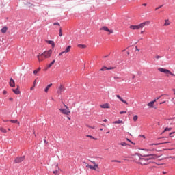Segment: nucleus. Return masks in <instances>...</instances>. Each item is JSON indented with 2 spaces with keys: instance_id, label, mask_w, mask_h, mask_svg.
<instances>
[{
  "instance_id": "nucleus-20",
  "label": "nucleus",
  "mask_w": 175,
  "mask_h": 175,
  "mask_svg": "<svg viewBox=\"0 0 175 175\" xmlns=\"http://www.w3.org/2000/svg\"><path fill=\"white\" fill-rule=\"evenodd\" d=\"M8 31V27H3L2 29H1V32L2 33H6V32Z\"/></svg>"
},
{
  "instance_id": "nucleus-42",
  "label": "nucleus",
  "mask_w": 175,
  "mask_h": 175,
  "mask_svg": "<svg viewBox=\"0 0 175 175\" xmlns=\"http://www.w3.org/2000/svg\"><path fill=\"white\" fill-rule=\"evenodd\" d=\"M155 58H156V59H159V58H161V57L159 55H156Z\"/></svg>"
},
{
  "instance_id": "nucleus-32",
  "label": "nucleus",
  "mask_w": 175,
  "mask_h": 175,
  "mask_svg": "<svg viewBox=\"0 0 175 175\" xmlns=\"http://www.w3.org/2000/svg\"><path fill=\"white\" fill-rule=\"evenodd\" d=\"M113 124H123V122L122 120H118V121L113 122Z\"/></svg>"
},
{
  "instance_id": "nucleus-59",
  "label": "nucleus",
  "mask_w": 175,
  "mask_h": 175,
  "mask_svg": "<svg viewBox=\"0 0 175 175\" xmlns=\"http://www.w3.org/2000/svg\"><path fill=\"white\" fill-rule=\"evenodd\" d=\"M163 174H166V172H163Z\"/></svg>"
},
{
  "instance_id": "nucleus-61",
  "label": "nucleus",
  "mask_w": 175,
  "mask_h": 175,
  "mask_svg": "<svg viewBox=\"0 0 175 175\" xmlns=\"http://www.w3.org/2000/svg\"><path fill=\"white\" fill-rule=\"evenodd\" d=\"M68 120H70V118L68 117Z\"/></svg>"
},
{
  "instance_id": "nucleus-25",
  "label": "nucleus",
  "mask_w": 175,
  "mask_h": 175,
  "mask_svg": "<svg viewBox=\"0 0 175 175\" xmlns=\"http://www.w3.org/2000/svg\"><path fill=\"white\" fill-rule=\"evenodd\" d=\"M169 131H172V128L171 127H167L164 129V131H163L162 133H165V132H168Z\"/></svg>"
},
{
  "instance_id": "nucleus-38",
  "label": "nucleus",
  "mask_w": 175,
  "mask_h": 175,
  "mask_svg": "<svg viewBox=\"0 0 175 175\" xmlns=\"http://www.w3.org/2000/svg\"><path fill=\"white\" fill-rule=\"evenodd\" d=\"M59 36H62V28H59Z\"/></svg>"
},
{
  "instance_id": "nucleus-34",
  "label": "nucleus",
  "mask_w": 175,
  "mask_h": 175,
  "mask_svg": "<svg viewBox=\"0 0 175 175\" xmlns=\"http://www.w3.org/2000/svg\"><path fill=\"white\" fill-rule=\"evenodd\" d=\"M53 174L59 175V170L53 171Z\"/></svg>"
},
{
  "instance_id": "nucleus-50",
  "label": "nucleus",
  "mask_w": 175,
  "mask_h": 175,
  "mask_svg": "<svg viewBox=\"0 0 175 175\" xmlns=\"http://www.w3.org/2000/svg\"><path fill=\"white\" fill-rule=\"evenodd\" d=\"M142 6H147V3L142 4Z\"/></svg>"
},
{
  "instance_id": "nucleus-35",
  "label": "nucleus",
  "mask_w": 175,
  "mask_h": 175,
  "mask_svg": "<svg viewBox=\"0 0 175 175\" xmlns=\"http://www.w3.org/2000/svg\"><path fill=\"white\" fill-rule=\"evenodd\" d=\"M111 162H116L117 163H121V161H118V160H111Z\"/></svg>"
},
{
  "instance_id": "nucleus-12",
  "label": "nucleus",
  "mask_w": 175,
  "mask_h": 175,
  "mask_svg": "<svg viewBox=\"0 0 175 175\" xmlns=\"http://www.w3.org/2000/svg\"><path fill=\"white\" fill-rule=\"evenodd\" d=\"M116 98H118V99H120V100L121 102H122L123 103H125V105H128V102H126L125 100H124L121 96L116 95Z\"/></svg>"
},
{
  "instance_id": "nucleus-10",
  "label": "nucleus",
  "mask_w": 175,
  "mask_h": 175,
  "mask_svg": "<svg viewBox=\"0 0 175 175\" xmlns=\"http://www.w3.org/2000/svg\"><path fill=\"white\" fill-rule=\"evenodd\" d=\"M12 90L14 94H16V95H20V94H21V92H20V86L18 85L17 86L16 89H12Z\"/></svg>"
},
{
  "instance_id": "nucleus-1",
  "label": "nucleus",
  "mask_w": 175,
  "mask_h": 175,
  "mask_svg": "<svg viewBox=\"0 0 175 175\" xmlns=\"http://www.w3.org/2000/svg\"><path fill=\"white\" fill-rule=\"evenodd\" d=\"M53 54V49H49L44 51L42 53L38 55L37 57L39 62H42V61H44V59H47L51 58Z\"/></svg>"
},
{
  "instance_id": "nucleus-45",
  "label": "nucleus",
  "mask_w": 175,
  "mask_h": 175,
  "mask_svg": "<svg viewBox=\"0 0 175 175\" xmlns=\"http://www.w3.org/2000/svg\"><path fill=\"white\" fill-rule=\"evenodd\" d=\"M3 95H6L8 94V92L6 90L3 91Z\"/></svg>"
},
{
  "instance_id": "nucleus-13",
  "label": "nucleus",
  "mask_w": 175,
  "mask_h": 175,
  "mask_svg": "<svg viewBox=\"0 0 175 175\" xmlns=\"http://www.w3.org/2000/svg\"><path fill=\"white\" fill-rule=\"evenodd\" d=\"M167 143H171V142L170 141H166V142H161V143L151 144H150V146H160V144H166Z\"/></svg>"
},
{
  "instance_id": "nucleus-39",
  "label": "nucleus",
  "mask_w": 175,
  "mask_h": 175,
  "mask_svg": "<svg viewBox=\"0 0 175 175\" xmlns=\"http://www.w3.org/2000/svg\"><path fill=\"white\" fill-rule=\"evenodd\" d=\"M175 132H172L170 133V137H173V135H174Z\"/></svg>"
},
{
  "instance_id": "nucleus-5",
  "label": "nucleus",
  "mask_w": 175,
  "mask_h": 175,
  "mask_svg": "<svg viewBox=\"0 0 175 175\" xmlns=\"http://www.w3.org/2000/svg\"><path fill=\"white\" fill-rule=\"evenodd\" d=\"M159 72H161V73H165L167 75V76L171 75V76H175L174 73H172V72L166 68H158Z\"/></svg>"
},
{
  "instance_id": "nucleus-64",
  "label": "nucleus",
  "mask_w": 175,
  "mask_h": 175,
  "mask_svg": "<svg viewBox=\"0 0 175 175\" xmlns=\"http://www.w3.org/2000/svg\"><path fill=\"white\" fill-rule=\"evenodd\" d=\"M107 133H110V132L108 131V132H107Z\"/></svg>"
},
{
  "instance_id": "nucleus-51",
  "label": "nucleus",
  "mask_w": 175,
  "mask_h": 175,
  "mask_svg": "<svg viewBox=\"0 0 175 175\" xmlns=\"http://www.w3.org/2000/svg\"><path fill=\"white\" fill-rule=\"evenodd\" d=\"M92 163L94 164V165H96V163L95 161H92Z\"/></svg>"
},
{
  "instance_id": "nucleus-52",
  "label": "nucleus",
  "mask_w": 175,
  "mask_h": 175,
  "mask_svg": "<svg viewBox=\"0 0 175 175\" xmlns=\"http://www.w3.org/2000/svg\"><path fill=\"white\" fill-rule=\"evenodd\" d=\"M103 122H107V119H105V120H103Z\"/></svg>"
},
{
  "instance_id": "nucleus-14",
  "label": "nucleus",
  "mask_w": 175,
  "mask_h": 175,
  "mask_svg": "<svg viewBox=\"0 0 175 175\" xmlns=\"http://www.w3.org/2000/svg\"><path fill=\"white\" fill-rule=\"evenodd\" d=\"M100 107H101V109H110V106L109 105V103L100 105Z\"/></svg>"
},
{
  "instance_id": "nucleus-44",
  "label": "nucleus",
  "mask_w": 175,
  "mask_h": 175,
  "mask_svg": "<svg viewBox=\"0 0 175 175\" xmlns=\"http://www.w3.org/2000/svg\"><path fill=\"white\" fill-rule=\"evenodd\" d=\"M160 98H161V96H159V97H156L154 100H155V102H157V100H158L160 99Z\"/></svg>"
},
{
  "instance_id": "nucleus-17",
  "label": "nucleus",
  "mask_w": 175,
  "mask_h": 175,
  "mask_svg": "<svg viewBox=\"0 0 175 175\" xmlns=\"http://www.w3.org/2000/svg\"><path fill=\"white\" fill-rule=\"evenodd\" d=\"M8 121L12 122V124H18V125H20V122L18 120H10Z\"/></svg>"
},
{
  "instance_id": "nucleus-15",
  "label": "nucleus",
  "mask_w": 175,
  "mask_h": 175,
  "mask_svg": "<svg viewBox=\"0 0 175 175\" xmlns=\"http://www.w3.org/2000/svg\"><path fill=\"white\" fill-rule=\"evenodd\" d=\"M46 43H48V44H51L52 46V49L55 47V43L53 40H46Z\"/></svg>"
},
{
  "instance_id": "nucleus-53",
  "label": "nucleus",
  "mask_w": 175,
  "mask_h": 175,
  "mask_svg": "<svg viewBox=\"0 0 175 175\" xmlns=\"http://www.w3.org/2000/svg\"><path fill=\"white\" fill-rule=\"evenodd\" d=\"M9 100H13V98L10 97V98H9Z\"/></svg>"
},
{
  "instance_id": "nucleus-49",
  "label": "nucleus",
  "mask_w": 175,
  "mask_h": 175,
  "mask_svg": "<svg viewBox=\"0 0 175 175\" xmlns=\"http://www.w3.org/2000/svg\"><path fill=\"white\" fill-rule=\"evenodd\" d=\"M140 33H141V35H143V33H144V31H142L140 32Z\"/></svg>"
},
{
  "instance_id": "nucleus-18",
  "label": "nucleus",
  "mask_w": 175,
  "mask_h": 175,
  "mask_svg": "<svg viewBox=\"0 0 175 175\" xmlns=\"http://www.w3.org/2000/svg\"><path fill=\"white\" fill-rule=\"evenodd\" d=\"M155 103V100L151 101L147 104L148 107H154V104Z\"/></svg>"
},
{
  "instance_id": "nucleus-6",
  "label": "nucleus",
  "mask_w": 175,
  "mask_h": 175,
  "mask_svg": "<svg viewBox=\"0 0 175 175\" xmlns=\"http://www.w3.org/2000/svg\"><path fill=\"white\" fill-rule=\"evenodd\" d=\"M145 158H148V160L149 162H152V161H154V159H157V158H159L161 156H158L157 154H147V155H144Z\"/></svg>"
},
{
  "instance_id": "nucleus-36",
  "label": "nucleus",
  "mask_w": 175,
  "mask_h": 175,
  "mask_svg": "<svg viewBox=\"0 0 175 175\" xmlns=\"http://www.w3.org/2000/svg\"><path fill=\"white\" fill-rule=\"evenodd\" d=\"M113 69H116V67H109V68H107V70H113Z\"/></svg>"
},
{
  "instance_id": "nucleus-3",
  "label": "nucleus",
  "mask_w": 175,
  "mask_h": 175,
  "mask_svg": "<svg viewBox=\"0 0 175 175\" xmlns=\"http://www.w3.org/2000/svg\"><path fill=\"white\" fill-rule=\"evenodd\" d=\"M64 108H59V110L62 114H64V116H70V109H69V107L64 104Z\"/></svg>"
},
{
  "instance_id": "nucleus-24",
  "label": "nucleus",
  "mask_w": 175,
  "mask_h": 175,
  "mask_svg": "<svg viewBox=\"0 0 175 175\" xmlns=\"http://www.w3.org/2000/svg\"><path fill=\"white\" fill-rule=\"evenodd\" d=\"M77 46L79 49H86L87 48V45H85V44H78Z\"/></svg>"
},
{
  "instance_id": "nucleus-7",
  "label": "nucleus",
  "mask_w": 175,
  "mask_h": 175,
  "mask_svg": "<svg viewBox=\"0 0 175 175\" xmlns=\"http://www.w3.org/2000/svg\"><path fill=\"white\" fill-rule=\"evenodd\" d=\"M25 159V156H22L19 157H16L14 160L15 163H21Z\"/></svg>"
},
{
  "instance_id": "nucleus-30",
  "label": "nucleus",
  "mask_w": 175,
  "mask_h": 175,
  "mask_svg": "<svg viewBox=\"0 0 175 175\" xmlns=\"http://www.w3.org/2000/svg\"><path fill=\"white\" fill-rule=\"evenodd\" d=\"M139 118V117L137 116V115H135L133 116V121L135 122H136V121H137V119Z\"/></svg>"
},
{
  "instance_id": "nucleus-56",
  "label": "nucleus",
  "mask_w": 175,
  "mask_h": 175,
  "mask_svg": "<svg viewBox=\"0 0 175 175\" xmlns=\"http://www.w3.org/2000/svg\"><path fill=\"white\" fill-rule=\"evenodd\" d=\"M158 9H159V7L156 8H155V10H158Z\"/></svg>"
},
{
  "instance_id": "nucleus-47",
  "label": "nucleus",
  "mask_w": 175,
  "mask_h": 175,
  "mask_svg": "<svg viewBox=\"0 0 175 175\" xmlns=\"http://www.w3.org/2000/svg\"><path fill=\"white\" fill-rule=\"evenodd\" d=\"M88 128H92V129H95V127L94 126H88Z\"/></svg>"
},
{
  "instance_id": "nucleus-9",
  "label": "nucleus",
  "mask_w": 175,
  "mask_h": 175,
  "mask_svg": "<svg viewBox=\"0 0 175 175\" xmlns=\"http://www.w3.org/2000/svg\"><path fill=\"white\" fill-rule=\"evenodd\" d=\"M64 91H65V86L60 85V86L59 87V88L57 90V94L59 95H61V94H62V92H64Z\"/></svg>"
},
{
  "instance_id": "nucleus-8",
  "label": "nucleus",
  "mask_w": 175,
  "mask_h": 175,
  "mask_svg": "<svg viewBox=\"0 0 175 175\" xmlns=\"http://www.w3.org/2000/svg\"><path fill=\"white\" fill-rule=\"evenodd\" d=\"M100 31H105L106 32H109V35H110V33H113V30L109 29V27L106 26L101 27Z\"/></svg>"
},
{
  "instance_id": "nucleus-16",
  "label": "nucleus",
  "mask_w": 175,
  "mask_h": 175,
  "mask_svg": "<svg viewBox=\"0 0 175 175\" xmlns=\"http://www.w3.org/2000/svg\"><path fill=\"white\" fill-rule=\"evenodd\" d=\"M54 64H55V60H53L49 64H48L45 70H47V69H50V68L52 67Z\"/></svg>"
},
{
  "instance_id": "nucleus-23",
  "label": "nucleus",
  "mask_w": 175,
  "mask_h": 175,
  "mask_svg": "<svg viewBox=\"0 0 175 175\" xmlns=\"http://www.w3.org/2000/svg\"><path fill=\"white\" fill-rule=\"evenodd\" d=\"M169 25H170V22L169 21L168 19H167L165 21L164 27H167Z\"/></svg>"
},
{
  "instance_id": "nucleus-19",
  "label": "nucleus",
  "mask_w": 175,
  "mask_h": 175,
  "mask_svg": "<svg viewBox=\"0 0 175 175\" xmlns=\"http://www.w3.org/2000/svg\"><path fill=\"white\" fill-rule=\"evenodd\" d=\"M70 49H72L71 46H68L66 48L65 51H64V53L66 54L70 51Z\"/></svg>"
},
{
  "instance_id": "nucleus-29",
  "label": "nucleus",
  "mask_w": 175,
  "mask_h": 175,
  "mask_svg": "<svg viewBox=\"0 0 175 175\" xmlns=\"http://www.w3.org/2000/svg\"><path fill=\"white\" fill-rule=\"evenodd\" d=\"M97 169H99V167L98 166V164H95L93 166V170H96Z\"/></svg>"
},
{
  "instance_id": "nucleus-33",
  "label": "nucleus",
  "mask_w": 175,
  "mask_h": 175,
  "mask_svg": "<svg viewBox=\"0 0 175 175\" xmlns=\"http://www.w3.org/2000/svg\"><path fill=\"white\" fill-rule=\"evenodd\" d=\"M100 70L102 72H105V70H107V67L103 66Z\"/></svg>"
},
{
  "instance_id": "nucleus-40",
  "label": "nucleus",
  "mask_w": 175,
  "mask_h": 175,
  "mask_svg": "<svg viewBox=\"0 0 175 175\" xmlns=\"http://www.w3.org/2000/svg\"><path fill=\"white\" fill-rule=\"evenodd\" d=\"M53 25H58L59 27V25H61L59 24V23L56 22V23H53Z\"/></svg>"
},
{
  "instance_id": "nucleus-58",
  "label": "nucleus",
  "mask_w": 175,
  "mask_h": 175,
  "mask_svg": "<svg viewBox=\"0 0 175 175\" xmlns=\"http://www.w3.org/2000/svg\"><path fill=\"white\" fill-rule=\"evenodd\" d=\"M44 143H47V141L46 139L44 140Z\"/></svg>"
},
{
  "instance_id": "nucleus-41",
  "label": "nucleus",
  "mask_w": 175,
  "mask_h": 175,
  "mask_svg": "<svg viewBox=\"0 0 175 175\" xmlns=\"http://www.w3.org/2000/svg\"><path fill=\"white\" fill-rule=\"evenodd\" d=\"M63 54H65V52H64V51L61 52V53L59 54V56L61 57V56L63 55Z\"/></svg>"
},
{
  "instance_id": "nucleus-43",
  "label": "nucleus",
  "mask_w": 175,
  "mask_h": 175,
  "mask_svg": "<svg viewBox=\"0 0 175 175\" xmlns=\"http://www.w3.org/2000/svg\"><path fill=\"white\" fill-rule=\"evenodd\" d=\"M35 88V82L32 88H30L31 91H32Z\"/></svg>"
},
{
  "instance_id": "nucleus-11",
  "label": "nucleus",
  "mask_w": 175,
  "mask_h": 175,
  "mask_svg": "<svg viewBox=\"0 0 175 175\" xmlns=\"http://www.w3.org/2000/svg\"><path fill=\"white\" fill-rule=\"evenodd\" d=\"M10 86H11L12 88L16 87V82L14 81V79L11 78L10 80Z\"/></svg>"
},
{
  "instance_id": "nucleus-27",
  "label": "nucleus",
  "mask_w": 175,
  "mask_h": 175,
  "mask_svg": "<svg viewBox=\"0 0 175 175\" xmlns=\"http://www.w3.org/2000/svg\"><path fill=\"white\" fill-rule=\"evenodd\" d=\"M0 131L1 132H2L3 133H7L8 131H6V129H3V128H0Z\"/></svg>"
},
{
  "instance_id": "nucleus-31",
  "label": "nucleus",
  "mask_w": 175,
  "mask_h": 175,
  "mask_svg": "<svg viewBox=\"0 0 175 175\" xmlns=\"http://www.w3.org/2000/svg\"><path fill=\"white\" fill-rule=\"evenodd\" d=\"M86 137H90V139H93L94 140H98V138H95L92 135H86Z\"/></svg>"
},
{
  "instance_id": "nucleus-48",
  "label": "nucleus",
  "mask_w": 175,
  "mask_h": 175,
  "mask_svg": "<svg viewBox=\"0 0 175 175\" xmlns=\"http://www.w3.org/2000/svg\"><path fill=\"white\" fill-rule=\"evenodd\" d=\"M131 76H132V79H135V77H136V76L135 75V74H133Z\"/></svg>"
},
{
  "instance_id": "nucleus-54",
  "label": "nucleus",
  "mask_w": 175,
  "mask_h": 175,
  "mask_svg": "<svg viewBox=\"0 0 175 175\" xmlns=\"http://www.w3.org/2000/svg\"><path fill=\"white\" fill-rule=\"evenodd\" d=\"M162 103H166V101H163L162 103H160V105H162Z\"/></svg>"
},
{
  "instance_id": "nucleus-37",
  "label": "nucleus",
  "mask_w": 175,
  "mask_h": 175,
  "mask_svg": "<svg viewBox=\"0 0 175 175\" xmlns=\"http://www.w3.org/2000/svg\"><path fill=\"white\" fill-rule=\"evenodd\" d=\"M86 167H88L89 169L93 170L94 166L90 165H88L86 166Z\"/></svg>"
},
{
  "instance_id": "nucleus-60",
  "label": "nucleus",
  "mask_w": 175,
  "mask_h": 175,
  "mask_svg": "<svg viewBox=\"0 0 175 175\" xmlns=\"http://www.w3.org/2000/svg\"><path fill=\"white\" fill-rule=\"evenodd\" d=\"M100 131H103V129H100Z\"/></svg>"
},
{
  "instance_id": "nucleus-62",
  "label": "nucleus",
  "mask_w": 175,
  "mask_h": 175,
  "mask_svg": "<svg viewBox=\"0 0 175 175\" xmlns=\"http://www.w3.org/2000/svg\"><path fill=\"white\" fill-rule=\"evenodd\" d=\"M174 105H175V101L173 102Z\"/></svg>"
},
{
  "instance_id": "nucleus-22",
  "label": "nucleus",
  "mask_w": 175,
  "mask_h": 175,
  "mask_svg": "<svg viewBox=\"0 0 175 175\" xmlns=\"http://www.w3.org/2000/svg\"><path fill=\"white\" fill-rule=\"evenodd\" d=\"M52 85H53L52 83L48 85L47 87L44 89V92H49V90H50V88H51Z\"/></svg>"
},
{
  "instance_id": "nucleus-63",
  "label": "nucleus",
  "mask_w": 175,
  "mask_h": 175,
  "mask_svg": "<svg viewBox=\"0 0 175 175\" xmlns=\"http://www.w3.org/2000/svg\"><path fill=\"white\" fill-rule=\"evenodd\" d=\"M158 125H160V123H159V122H158Z\"/></svg>"
},
{
  "instance_id": "nucleus-4",
  "label": "nucleus",
  "mask_w": 175,
  "mask_h": 175,
  "mask_svg": "<svg viewBox=\"0 0 175 175\" xmlns=\"http://www.w3.org/2000/svg\"><path fill=\"white\" fill-rule=\"evenodd\" d=\"M152 161H149L147 157L142 158L139 157V165H142V166L149 165V163H151Z\"/></svg>"
},
{
  "instance_id": "nucleus-55",
  "label": "nucleus",
  "mask_w": 175,
  "mask_h": 175,
  "mask_svg": "<svg viewBox=\"0 0 175 175\" xmlns=\"http://www.w3.org/2000/svg\"><path fill=\"white\" fill-rule=\"evenodd\" d=\"M163 6V5H160L159 8V9H161V8H162Z\"/></svg>"
},
{
  "instance_id": "nucleus-26",
  "label": "nucleus",
  "mask_w": 175,
  "mask_h": 175,
  "mask_svg": "<svg viewBox=\"0 0 175 175\" xmlns=\"http://www.w3.org/2000/svg\"><path fill=\"white\" fill-rule=\"evenodd\" d=\"M40 67H39L37 70L33 71V74L37 75V73H39V72H40Z\"/></svg>"
},
{
  "instance_id": "nucleus-21",
  "label": "nucleus",
  "mask_w": 175,
  "mask_h": 175,
  "mask_svg": "<svg viewBox=\"0 0 175 175\" xmlns=\"http://www.w3.org/2000/svg\"><path fill=\"white\" fill-rule=\"evenodd\" d=\"M25 6H27V8H32V6H35L33 4L31 3L30 2H26L25 3Z\"/></svg>"
},
{
  "instance_id": "nucleus-2",
  "label": "nucleus",
  "mask_w": 175,
  "mask_h": 175,
  "mask_svg": "<svg viewBox=\"0 0 175 175\" xmlns=\"http://www.w3.org/2000/svg\"><path fill=\"white\" fill-rule=\"evenodd\" d=\"M150 21H146L145 22H143L137 25H130L129 28L130 29H132L133 31H138V29H140L142 28H144L146 25H150Z\"/></svg>"
},
{
  "instance_id": "nucleus-46",
  "label": "nucleus",
  "mask_w": 175,
  "mask_h": 175,
  "mask_svg": "<svg viewBox=\"0 0 175 175\" xmlns=\"http://www.w3.org/2000/svg\"><path fill=\"white\" fill-rule=\"evenodd\" d=\"M120 114H126V111H120Z\"/></svg>"
},
{
  "instance_id": "nucleus-57",
  "label": "nucleus",
  "mask_w": 175,
  "mask_h": 175,
  "mask_svg": "<svg viewBox=\"0 0 175 175\" xmlns=\"http://www.w3.org/2000/svg\"><path fill=\"white\" fill-rule=\"evenodd\" d=\"M3 122H8V120H3Z\"/></svg>"
},
{
  "instance_id": "nucleus-28",
  "label": "nucleus",
  "mask_w": 175,
  "mask_h": 175,
  "mask_svg": "<svg viewBox=\"0 0 175 175\" xmlns=\"http://www.w3.org/2000/svg\"><path fill=\"white\" fill-rule=\"evenodd\" d=\"M119 146H122L123 147H125L126 146H128V144L125 142H121L119 144Z\"/></svg>"
}]
</instances>
